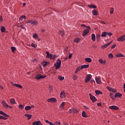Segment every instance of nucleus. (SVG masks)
I'll return each instance as SVG.
<instances>
[{
	"label": "nucleus",
	"instance_id": "4d7b16f0",
	"mask_svg": "<svg viewBox=\"0 0 125 125\" xmlns=\"http://www.w3.org/2000/svg\"><path fill=\"white\" fill-rule=\"evenodd\" d=\"M65 106V102H62L60 105V107H64Z\"/></svg>",
	"mask_w": 125,
	"mask_h": 125
},
{
	"label": "nucleus",
	"instance_id": "a211bd4d",
	"mask_svg": "<svg viewBox=\"0 0 125 125\" xmlns=\"http://www.w3.org/2000/svg\"><path fill=\"white\" fill-rule=\"evenodd\" d=\"M89 67V64H84L81 66V69L83 70V69H86L87 68H88Z\"/></svg>",
	"mask_w": 125,
	"mask_h": 125
},
{
	"label": "nucleus",
	"instance_id": "0e129e2a",
	"mask_svg": "<svg viewBox=\"0 0 125 125\" xmlns=\"http://www.w3.org/2000/svg\"><path fill=\"white\" fill-rule=\"evenodd\" d=\"M84 108H85V109H86V110H89V107L85 106V105H84L83 106Z\"/></svg>",
	"mask_w": 125,
	"mask_h": 125
},
{
	"label": "nucleus",
	"instance_id": "3c124183",
	"mask_svg": "<svg viewBox=\"0 0 125 125\" xmlns=\"http://www.w3.org/2000/svg\"><path fill=\"white\" fill-rule=\"evenodd\" d=\"M31 45L32 47H34V48H36L37 47V45H36V44L34 43H31Z\"/></svg>",
	"mask_w": 125,
	"mask_h": 125
},
{
	"label": "nucleus",
	"instance_id": "338daca9",
	"mask_svg": "<svg viewBox=\"0 0 125 125\" xmlns=\"http://www.w3.org/2000/svg\"><path fill=\"white\" fill-rule=\"evenodd\" d=\"M97 106H98L99 107H100V106H101V103H98L97 104Z\"/></svg>",
	"mask_w": 125,
	"mask_h": 125
},
{
	"label": "nucleus",
	"instance_id": "c9c22d12",
	"mask_svg": "<svg viewBox=\"0 0 125 125\" xmlns=\"http://www.w3.org/2000/svg\"><path fill=\"white\" fill-rule=\"evenodd\" d=\"M82 117H83V118H87V115H86L85 111L82 112Z\"/></svg>",
	"mask_w": 125,
	"mask_h": 125
},
{
	"label": "nucleus",
	"instance_id": "4c0bfd02",
	"mask_svg": "<svg viewBox=\"0 0 125 125\" xmlns=\"http://www.w3.org/2000/svg\"><path fill=\"white\" fill-rule=\"evenodd\" d=\"M0 30L2 33H4L5 32V27H4V26H2L1 27Z\"/></svg>",
	"mask_w": 125,
	"mask_h": 125
},
{
	"label": "nucleus",
	"instance_id": "412c9836",
	"mask_svg": "<svg viewBox=\"0 0 125 125\" xmlns=\"http://www.w3.org/2000/svg\"><path fill=\"white\" fill-rule=\"evenodd\" d=\"M92 40L93 42H95L96 41V37L95 36V34L94 33L92 34Z\"/></svg>",
	"mask_w": 125,
	"mask_h": 125
},
{
	"label": "nucleus",
	"instance_id": "473e14b6",
	"mask_svg": "<svg viewBox=\"0 0 125 125\" xmlns=\"http://www.w3.org/2000/svg\"><path fill=\"white\" fill-rule=\"evenodd\" d=\"M10 102L11 103V104H12L13 105L15 104V99H10Z\"/></svg>",
	"mask_w": 125,
	"mask_h": 125
},
{
	"label": "nucleus",
	"instance_id": "f257e3e1",
	"mask_svg": "<svg viewBox=\"0 0 125 125\" xmlns=\"http://www.w3.org/2000/svg\"><path fill=\"white\" fill-rule=\"evenodd\" d=\"M54 66L56 67V70L59 69L61 67V60H60V59H58L57 63L54 64Z\"/></svg>",
	"mask_w": 125,
	"mask_h": 125
},
{
	"label": "nucleus",
	"instance_id": "603ef678",
	"mask_svg": "<svg viewBox=\"0 0 125 125\" xmlns=\"http://www.w3.org/2000/svg\"><path fill=\"white\" fill-rule=\"evenodd\" d=\"M95 93H96V95H99V94H100V90H96Z\"/></svg>",
	"mask_w": 125,
	"mask_h": 125
},
{
	"label": "nucleus",
	"instance_id": "0eeeda50",
	"mask_svg": "<svg viewBox=\"0 0 125 125\" xmlns=\"http://www.w3.org/2000/svg\"><path fill=\"white\" fill-rule=\"evenodd\" d=\"M118 42H125V35H122L121 37L117 39Z\"/></svg>",
	"mask_w": 125,
	"mask_h": 125
},
{
	"label": "nucleus",
	"instance_id": "ddd939ff",
	"mask_svg": "<svg viewBox=\"0 0 125 125\" xmlns=\"http://www.w3.org/2000/svg\"><path fill=\"white\" fill-rule=\"evenodd\" d=\"M0 115H2V116H4V117H7L8 118H9L10 117V116L8 115L2 111H0Z\"/></svg>",
	"mask_w": 125,
	"mask_h": 125
},
{
	"label": "nucleus",
	"instance_id": "49530a36",
	"mask_svg": "<svg viewBox=\"0 0 125 125\" xmlns=\"http://www.w3.org/2000/svg\"><path fill=\"white\" fill-rule=\"evenodd\" d=\"M106 35L109 36V37H112L113 36V34L111 32H109V33L106 32Z\"/></svg>",
	"mask_w": 125,
	"mask_h": 125
},
{
	"label": "nucleus",
	"instance_id": "423d86ee",
	"mask_svg": "<svg viewBox=\"0 0 125 125\" xmlns=\"http://www.w3.org/2000/svg\"><path fill=\"white\" fill-rule=\"evenodd\" d=\"M48 102H51L52 103H56L57 102V100L55 98H51L47 100Z\"/></svg>",
	"mask_w": 125,
	"mask_h": 125
},
{
	"label": "nucleus",
	"instance_id": "39448f33",
	"mask_svg": "<svg viewBox=\"0 0 125 125\" xmlns=\"http://www.w3.org/2000/svg\"><path fill=\"white\" fill-rule=\"evenodd\" d=\"M91 74H88L86 76V78L85 79V83H88L90 80H91Z\"/></svg>",
	"mask_w": 125,
	"mask_h": 125
},
{
	"label": "nucleus",
	"instance_id": "4be33fe9",
	"mask_svg": "<svg viewBox=\"0 0 125 125\" xmlns=\"http://www.w3.org/2000/svg\"><path fill=\"white\" fill-rule=\"evenodd\" d=\"M92 14H93V15H94V16L98 15V11H97L95 9H94L92 11Z\"/></svg>",
	"mask_w": 125,
	"mask_h": 125
},
{
	"label": "nucleus",
	"instance_id": "a19ab883",
	"mask_svg": "<svg viewBox=\"0 0 125 125\" xmlns=\"http://www.w3.org/2000/svg\"><path fill=\"white\" fill-rule=\"evenodd\" d=\"M20 20H21V21H23V19H26V16H21L20 18Z\"/></svg>",
	"mask_w": 125,
	"mask_h": 125
},
{
	"label": "nucleus",
	"instance_id": "dca6fc26",
	"mask_svg": "<svg viewBox=\"0 0 125 125\" xmlns=\"http://www.w3.org/2000/svg\"><path fill=\"white\" fill-rule=\"evenodd\" d=\"M61 98H65L66 97V95H65V92L64 91H62L61 93V95H60Z\"/></svg>",
	"mask_w": 125,
	"mask_h": 125
},
{
	"label": "nucleus",
	"instance_id": "ea45409f",
	"mask_svg": "<svg viewBox=\"0 0 125 125\" xmlns=\"http://www.w3.org/2000/svg\"><path fill=\"white\" fill-rule=\"evenodd\" d=\"M46 53L47 54V55L46 56V58H50V54H49V52L48 51H46Z\"/></svg>",
	"mask_w": 125,
	"mask_h": 125
},
{
	"label": "nucleus",
	"instance_id": "f8f14e48",
	"mask_svg": "<svg viewBox=\"0 0 125 125\" xmlns=\"http://www.w3.org/2000/svg\"><path fill=\"white\" fill-rule=\"evenodd\" d=\"M12 85L13 86H16V87H18L19 88H23V86L19 84H14L13 83H12Z\"/></svg>",
	"mask_w": 125,
	"mask_h": 125
},
{
	"label": "nucleus",
	"instance_id": "c85d7f7f",
	"mask_svg": "<svg viewBox=\"0 0 125 125\" xmlns=\"http://www.w3.org/2000/svg\"><path fill=\"white\" fill-rule=\"evenodd\" d=\"M80 41H81V39L77 38L74 39L73 42H76V43H78Z\"/></svg>",
	"mask_w": 125,
	"mask_h": 125
},
{
	"label": "nucleus",
	"instance_id": "aec40b11",
	"mask_svg": "<svg viewBox=\"0 0 125 125\" xmlns=\"http://www.w3.org/2000/svg\"><path fill=\"white\" fill-rule=\"evenodd\" d=\"M25 117H27V120L29 121V120H31L32 119V115L28 114L27 113L25 114L24 115Z\"/></svg>",
	"mask_w": 125,
	"mask_h": 125
},
{
	"label": "nucleus",
	"instance_id": "e433bc0d",
	"mask_svg": "<svg viewBox=\"0 0 125 125\" xmlns=\"http://www.w3.org/2000/svg\"><path fill=\"white\" fill-rule=\"evenodd\" d=\"M106 36H107V32L104 31L102 33L101 37H106Z\"/></svg>",
	"mask_w": 125,
	"mask_h": 125
},
{
	"label": "nucleus",
	"instance_id": "2eb2a0df",
	"mask_svg": "<svg viewBox=\"0 0 125 125\" xmlns=\"http://www.w3.org/2000/svg\"><path fill=\"white\" fill-rule=\"evenodd\" d=\"M55 58H57V56L56 55H54L52 54H50V59H52V60H54Z\"/></svg>",
	"mask_w": 125,
	"mask_h": 125
},
{
	"label": "nucleus",
	"instance_id": "7ed1b4c3",
	"mask_svg": "<svg viewBox=\"0 0 125 125\" xmlns=\"http://www.w3.org/2000/svg\"><path fill=\"white\" fill-rule=\"evenodd\" d=\"M2 104L4 108H7V107H8L10 109H12V108H13L12 106L8 105V104H7V103H6V102L4 101L2 102Z\"/></svg>",
	"mask_w": 125,
	"mask_h": 125
},
{
	"label": "nucleus",
	"instance_id": "72a5a7b5",
	"mask_svg": "<svg viewBox=\"0 0 125 125\" xmlns=\"http://www.w3.org/2000/svg\"><path fill=\"white\" fill-rule=\"evenodd\" d=\"M42 64H43V67H46V66H47V65H48V62H47L46 61H44L43 62Z\"/></svg>",
	"mask_w": 125,
	"mask_h": 125
},
{
	"label": "nucleus",
	"instance_id": "052dcab7",
	"mask_svg": "<svg viewBox=\"0 0 125 125\" xmlns=\"http://www.w3.org/2000/svg\"><path fill=\"white\" fill-rule=\"evenodd\" d=\"M52 87H50V86H49V92H51L52 91Z\"/></svg>",
	"mask_w": 125,
	"mask_h": 125
},
{
	"label": "nucleus",
	"instance_id": "bf43d9fd",
	"mask_svg": "<svg viewBox=\"0 0 125 125\" xmlns=\"http://www.w3.org/2000/svg\"><path fill=\"white\" fill-rule=\"evenodd\" d=\"M72 56H73V54L69 53V55L68 56L69 59H70L71 58V57H72Z\"/></svg>",
	"mask_w": 125,
	"mask_h": 125
},
{
	"label": "nucleus",
	"instance_id": "9d476101",
	"mask_svg": "<svg viewBox=\"0 0 125 125\" xmlns=\"http://www.w3.org/2000/svg\"><path fill=\"white\" fill-rule=\"evenodd\" d=\"M89 33V29L87 28V29H84L83 32V37H84V36H86L87 34Z\"/></svg>",
	"mask_w": 125,
	"mask_h": 125
},
{
	"label": "nucleus",
	"instance_id": "4468645a",
	"mask_svg": "<svg viewBox=\"0 0 125 125\" xmlns=\"http://www.w3.org/2000/svg\"><path fill=\"white\" fill-rule=\"evenodd\" d=\"M30 23L31 24V25H38V21H30Z\"/></svg>",
	"mask_w": 125,
	"mask_h": 125
},
{
	"label": "nucleus",
	"instance_id": "a18cd8bd",
	"mask_svg": "<svg viewBox=\"0 0 125 125\" xmlns=\"http://www.w3.org/2000/svg\"><path fill=\"white\" fill-rule=\"evenodd\" d=\"M69 113H70V114L74 113V108L70 109L69 110Z\"/></svg>",
	"mask_w": 125,
	"mask_h": 125
},
{
	"label": "nucleus",
	"instance_id": "58836bf2",
	"mask_svg": "<svg viewBox=\"0 0 125 125\" xmlns=\"http://www.w3.org/2000/svg\"><path fill=\"white\" fill-rule=\"evenodd\" d=\"M31 106L28 105L25 107V110H26L27 111H29V110H31Z\"/></svg>",
	"mask_w": 125,
	"mask_h": 125
},
{
	"label": "nucleus",
	"instance_id": "774afa93",
	"mask_svg": "<svg viewBox=\"0 0 125 125\" xmlns=\"http://www.w3.org/2000/svg\"><path fill=\"white\" fill-rule=\"evenodd\" d=\"M63 125H69V124L68 123H63Z\"/></svg>",
	"mask_w": 125,
	"mask_h": 125
},
{
	"label": "nucleus",
	"instance_id": "37998d69",
	"mask_svg": "<svg viewBox=\"0 0 125 125\" xmlns=\"http://www.w3.org/2000/svg\"><path fill=\"white\" fill-rule=\"evenodd\" d=\"M113 13H114V8L111 7L110 8V14H113Z\"/></svg>",
	"mask_w": 125,
	"mask_h": 125
},
{
	"label": "nucleus",
	"instance_id": "864d4df0",
	"mask_svg": "<svg viewBox=\"0 0 125 125\" xmlns=\"http://www.w3.org/2000/svg\"><path fill=\"white\" fill-rule=\"evenodd\" d=\"M33 39H36V38H38V34L35 33L34 34H33Z\"/></svg>",
	"mask_w": 125,
	"mask_h": 125
},
{
	"label": "nucleus",
	"instance_id": "bb28decb",
	"mask_svg": "<svg viewBox=\"0 0 125 125\" xmlns=\"http://www.w3.org/2000/svg\"><path fill=\"white\" fill-rule=\"evenodd\" d=\"M116 57H125V56L121 53H118L116 55Z\"/></svg>",
	"mask_w": 125,
	"mask_h": 125
},
{
	"label": "nucleus",
	"instance_id": "8fccbe9b",
	"mask_svg": "<svg viewBox=\"0 0 125 125\" xmlns=\"http://www.w3.org/2000/svg\"><path fill=\"white\" fill-rule=\"evenodd\" d=\"M58 79L60 80V81H63L64 80V77L62 76H59Z\"/></svg>",
	"mask_w": 125,
	"mask_h": 125
},
{
	"label": "nucleus",
	"instance_id": "09e8293b",
	"mask_svg": "<svg viewBox=\"0 0 125 125\" xmlns=\"http://www.w3.org/2000/svg\"><path fill=\"white\" fill-rule=\"evenodd\" d=\"M114 57V56L113 55V54L110 53L108 55V58H113Z\"/></svg>",
	"mask_w": 125,
	"mask_h": 125
},
{
	"label": "nucleus",
	"instance_id": "393cba45",
	"mask_svg": "<svg viewBox=\"0 0 125 125\" xmlns=\"http://www.w3.org/2000/svg\"><path fill=\"white\" fill-rule=\"evenodd\" d=\"M109 96L110 98L112 99V100H115V97H114V94L113 93H110Z\"/></svg>",
	"mask_w": 125,
	"mask_h": 125
},
{
	"label": "nucleus",
	"instance_id": "cd10ccee",
	"mask_svg": "<svg viewBox=\"0 0 125 125\" xmlns=\"http://www.w3.org/2000/svg\"><path fill=\"white\" fill-rule=\"evenodd\" d=\"M7 116H3L2 115H0V120H7Z\"/></svg>",
	"mask_w": 125,
	"mask_h": 125
},
{
	"label": "nucleus",
	"instance_id": "680f3d73",
	"mask_svg": "<svg viewBox=\"0 0 125 125\" xmlns=\"http://www.w3.org/2000/svg\"><path fill=\"white\" fill-rule=\"evenodd\" d=\"M3 21V19H2V16H0V21L2 22Z\"/></svg>",
	"mask_w": 125,
	"mask_h": 125
},
{
	"label": "nucleus",
	"instance_id": "f03ea898",
	"mask_svg": "<svg viewBox=\"0 0 125 125\" xmlns=\"http://www.w3.org/2000/svg\"><path fill=\"white\" fill-rule=\"evenodd\" d=\"M89 95L90 96V99L91 100V101L93 102V103H94L96 102V101H97V99L95 97V96L91 95V93L89 94Z\"/></svg>",
	"mask_w": 125,
	"mask_h": 125
},
{
	"label": "nucleus",
	"instance_id": "5701e85b",
	"mask_svg": "<svg viewBox=\"0 0 125 125\" xmlns=\"http://www.w3.org/2000/svg\"><path fill=\"white\" fill-rule=\"evenodd\" d=\"M100 38H101V35H100V34H98L96 35V40L97 42L100 41Z\"/></svg>",
	"mask_w": 125,
	"mask_h": 125
},
{
	"label": "nucleus",
	"instance_id": "6ab92c4d",
	"mask_svg": "<svg viewBox=\"0 0 125 125\" xmlns=\"http://www.w3.org/2000/svg\"><path fill=\"white\" fill-rule=\"evenodd\" d=\"M98 62L99 63H101V64H103L104 65H105V64H106V60H104V61L102 59H99L98 60Z\"/></svg>",
	"mask_w": 125,
	"mask_h": 125
},
{
	"label": "nucleus",
	"instance_id": "1a4fd4ad",
	"mask_svg": "<svg viewBox=\"0 0 125 125\" xmlns=\"http://www.w3.org/2000/svg\"><path fill=\"white\" fill-rule=\"evenodd\" d=\"M112 42H113V41H111V42H108V43H107L104 44V45H102V46H101L102 48L103 49H105V48H106V47H107V46H108V45H110V44H111V43H112Z\"/></svg>",
	"mask_w": 125,
	"mask_h": 125
},
{
	"label": "nucleus",
	"instance_id": "13d9d810",
	"mask_svg": "<svg viewBox=\"0 0 125 125\" xmlns=\"http://www.w3.org/2000/svg\"><path fill=\"white\" fill-rule=\"evenodd\" d=\"M116 47V44H113L111 46V49H114Z\"/></svg>",
	"mask_w": 125,
	"mask_h": 125
},
{
	"label": "nucleus",
	"instance_id": "e2e57ef3",
	"mask_svg": "<svg viewBox=\"0 0 125 125\" xmlns=\"http://www.w3.org/2000/svg\"><path fill=\"white\" fill-rule=\"evenodd\" d=\"M20 27H21V29H25V27H24V26L23 25H21L20 26Z\"/></svg>",
	"mask_w": 125,
	"mask_h": 125
},
{
	"label": "nucleus",
	"instance_id": "a878e982",
	"mask_svg": "<svg viewBox=\"0 0 125 125\" xmlns=\"http://www.w3.org/2000/svg\"><path fill=\"white\" fill-rule=\"evenodd\" d=\"M95 80L97 83H98V84H100L101 83V81L100 80V79L98 78V77H96L95 78Z\"/></svg>",
	"mask_w": 125,
	"mask_h": 125
},
{
	"label": "nucleus",
	"instance_id": "9b49d317",
	"mask_svg": "<svg viewBox=\"0 0 125 125\" xmlns=\"http://www.w3.org/2000/svg\"><path fill=\"white\" fill-rule=\"evenodd\" d=\"M109 109H111V110H119L120 108L118 107V106L116 105H111L109 107Z\"/></svg>",
	"mask_w": 125,
	"mask_h": 125
},
{
	"label": "nucleus",
	"instance_id": "5fc2aeb1",
	"mask_svg": "<svg viewBox=\"0 0 125 125\" xmlns=\"http://www.w3.org/2000/svg\"><path fill=\"white\" fill-rule=\"evenodd\" d=\"M78 76H76V75L73 76V80L74 81H76V80H77V79H78Z\"/></svg>",
	"mask_w": 125,
	"mask_h": 125
},
{
	"label": "nucleus",
	"instance_id": "f3484780",
	"mask_svg": "<svg viewBox=\"0 0 125 125\" xmlns=\"http://www.w3.org/2000/svg\"><path fill=\"white\" fill-rule=\"evenodd\" d=\"M123 96V95L120 93H116V94L114 96V97L115 98H117V97H119V98H121Z\"/></svg>",
	"mask_w": 125,
	"mask_h": 125
},
{
	"label": "nucleus",
	"instance_id": "de8ad7c7",
	"mask_svg": "<svg viewBox=\"0 0 125 125\" xmlns=\"http://www.w3.org/2000/svg\"><path fill=\"white\" fill-rule=\"evenodd\" d=\"M79 113V111L75 108H73V113L77 114Z\"/></svg>",
	"mask_w": 125,
	"mask_h": 125
},
{
	"label": "nucleus",
	"instance_id": "f704fd0d",
	"mask_svg": "<svg viewBox=\"0 0 125 125\" xmlns=\"http://www.w3.org/2000/svg\"><path fill=\"white\" fill-rule=\"evenodd\" d=\"M40 123V120H38L37 121H35L32 123V125H39V124Z\"/></svg>",
	"mask_w": 125,
	"mask_h": 125
},
{
	"label": "nucleus",
	"instance_id": "79ce46f5",
	"mask_svg": "<svg viewBox=\"0 0 125 125\" xmlns=\"http://www.w3.org/2000/svg\"><path fill=\"white\" fill-rule=\"evenodd\" d=\"M81 26L82 27H84L85 28H86L87 29H90V26H86V25H85V24H82Z\"/></svg>",
	"mask_w": 125,
	"mask_h": 125
},
{
	"label": "nucleus",
	"instance_id": "2f4dec72",
	"mask_svg": "<svg viewBox=\"0 0 125 125\" xmlns=\"http://www.w3.org/2000/svg\"><path fill=\"white\" fill-rule=\"evenodd\" d=\"M88 7H89L90 8H96V6H95V5L94 4H90V5H88Z\"/></svg>",
	"mask_w": 125,
	"mask_h": 125
},
{
	"label": "nucleus",
	"instance_id": "20e7f679",
	"mask_svg": "<svg viewBox=\"0 0 125 125\" xmlns=\"http://www.w3.org/2000/svg\"><path fill=\"white\" fill-rule=\"evenodd\" d=\"M44 78H46V76L41 75L40 74H37L35 77L36 80H41V79H44Z\"/></svg>",
	"mask_w": 125,
	"mask_h": 125
},
{
	"label": "nucleus",
	"instance_id": "c03bdc74",
	"mask_svg": "<svg viewBox=\"0 0 125 125\" xmlns=\"http://www.w3.org/2000/svg\"><path fill=\"white\" fill-rule=\"evenodd\" d=\"M11 49H12V52L14 53L15 50H16V48L15 47H11Z\"/></svg>",
	"mask_w": 125,
	"mask_h": 125
},
{
	"label": "nucleus",
	"instance_id": "b1692460",
	"mask_svg": "<svg viewBox=\"0 0 125 125\" xmlns=\"http://www.w3.org/2000/svg\"><path fill=\"white\" fill-rule=\"evenodd\" d=\"M85 61L86 62H88L89 63H90L91 61H92V60L90 58H86L84 59Z\"/></svg>",
	"mask_w": 125,
	"mask_h": 125
},
{
	"label": "nucleus",
	"instance_id": "6e6552de",
	"mask_svg": "<svg viewBox=\"0 0 125 125\" xmlns=\"http://www.w3.org/2000/svg\"><path fill=\"white\" fill-rule=\"evenodd\" d=\"M106 88L109 90V91H112V92H113L114 93H116V92H117V90H116V89H114L111 87L107 86L106 87Z\"/></svg>",
	"mask_w": 125,
	"mask_h": 125
},
{
	"label": "nucleus",
	"instance_id": "c756f323",
	"mask_svg": "<svg viewBox=\"0 0 125 125\" xmlns=\"http://www.w3.org/2000/svg\"><path fill=\"white\" fill-rule=\"evenodd\" d=\"M82 70V68L81 67V66H78L76 70H75V74H77V73L80 70Z\"/></svg>",
	"mask_w": 125,
	"mask_h": 125
},
{
	"label": "nucleus",
	"instance_id": "6e6d98bb",
	"mask_svg": "<svg viewBox=\"0 0 125 125\" xmlns=\"http://www.w3.org/2000/svg\"><path fill=\"white\" fill-rule=\"evenodd\" d=\"M19 107L20 108V109H24V105L22 104L19 105Z\"/></svg>",
	"mask_w": 125,
	"mask_h": 125
},
{
	"label": "nucleus",
	"instance_id": "7c9ffc66",
	"mask_svg": "<svg viewBox=\"0 0 125 125\" xmlns=\"http://www.w3.org/2000/svg\"><path fill=\"white\" fill-rule=\"evenodd\" d=\"M58 34L59 35H61L62 37H65V33H64L63 31H59Z\"/></svg>",
	"mask_w": 125,
	"mask_h": 125
},
{
	"label": "nucleus",
	"instance_id": "69168bd1",
	"mask_svg": "<svg viewBox=\"0 0 125 125\" xmlns=\"http://www.w3.org/2000/svg\"><path fill=\"white\" fill-rule=\"evenodd\" d=\"M90 83H95V81H94V80L92 79L90 81Z\"/></svg>",
	"mask_w": 125,
	"mask_h": 125
}]
</instances>
